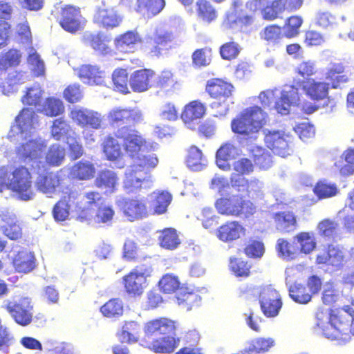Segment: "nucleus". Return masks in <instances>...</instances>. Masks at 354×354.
<instances>
[{"mask_svg":"<svg viewBox=\"0 0 354 354\" xmlns=\"http://www.w3.org/2000/svg\"><path fill=\"white\" fill-rule=\"evenodd\" d=\"M344 66L341 63L333 64L326 73V79L328 82L317 80L314 78L305 80H295L294 84L297 89L303 91L306 96L314 103L306 102L301 106V111L306 114H312L317 111L320 106L317 102H324L323 107L330 106L331 109L335 107L336 103L329 96L330 88H338L342 84L347 83L349 78L346 75H342Z\"/></svg>","mask_w":354,"mask_h":354,"instance_id":"1","label":"nucleus"},{"mask_svg":"<svg viewBox=\"0 0 354 354\" xmlns=\"http://www.w3.org/2000/svg\"><path fill=\"white\" fill-rule=\"evenodd\" d=\"M315 330L338 344H346L354 335V311H317Z\"/></svg>","mask_w":354,"mask_h":354,"instance_id":"2","label":"nucleus"},{"mask_svg":"<svg viewBox=\"0 0 354 354\" xmlns=\"http://www.w3.org/2000/svg\"><path fill=\"white\" fill-rule=\"evenodd\" d=\"M178 328V322L168 318L148 322L144 328L142 345L155 353H171L179 346L180 339L176 334Z\"/></svg>","mask_w":354,"mask_h":354,"instance_id":"3","label":"nucleus"},{"mask_svg":"<svg viewBox=\"0 0 354 354\" xmlns=\"http://www.w3.org/2000/svg\"><path fill=\"white\" fill-rule=\"evenodd\" d=\"M158 164V159L155 153H149L140 158L138 162H133L125 174L123 187L126 192L135 194L139 192L149 181L151 171Z\"/></svg>","mask_w":354,"mask_h":354,"instance_id":"4","label":"nucleus"},{"mask_svg":"<svg viewBox=\"0 0 354 354\" xmlns=\"http://www.w3.org/2000/svg\"><path fill=\"white\" fill-rule=\"evenodd\" d=\"M116 137L122 141L125 153L133 162H138L140 158L153 153L149 151L153 148L152 145L138 131L130 127L122 126L118 128Z\"/></svg>","mask_w":354,"mask_h":354,"instance_id":"5","label":"nucleus"},{"mask_svg":"<svg viewBox=\"0 0 354 354\" xmlns=\"http://www.w3.org/2000/svg\"><path fill=\"white\" fill-rule=\"evenodd\" d=\"M218 214L227 216L249 218L257 212L256 205L239 194L223 196L214 203Z\"/></svg>","mask_w":354,"mask_h":354,"instance_id":"6","label":"nucleus"},{"mask_svg":"<svg viewBox=\"0 0 354 354\" xmlns=\"http://www.w3.org/2000/svg\"><path fill=\"white\" fill-rule=\"evenodd\" d=\"M263 112L258 106L245 109L231 123L234 133L241 135H249L258 132L263 124Z\"/></svg>","mask_w":354,"mask_h":354,"instance_id":"7","label":"nucleus"},{"mask_svg":"<svg viewBox=\"0 0 354 354\" xmlns=\"http://www.w3.org/2000/svg\"><path fill=\"white\" fill-rule=\"evenodd\" d=\"M11 176L8 189L16 193L23 201L32 198V175L29 169L23 165L17 166L11 172Z\"/></svg>","mask_w":354,"mask_h":354,"instance_id":"8","label":"nucleus"},{"mask_svg":"<svg viewBox=\"0 0 354 354\" xmlns=\"http://www.w3.org/2000/svg\"><path fill=\"white\" fill-rule=\"evenodd\" d=\"M264 143L274 155L286 158L293 151V138L281 130H268L264 136Z\"/></svg>","mask_w":354,"mask_h":354,"instance_id":"9","label":"nucleus"},{"mask_svg":"<svg viewBox=\"0 0 354 354\" xmlns=\"http://www.w3.org/2000/svg\"><path fill=\"white\" fill-rule=\"evenodd\" d=\"M175 37L172 32L156 29L151 36L146 37L144 48L152 57H160L163 50L171 48Z\"/></svg>","mask_w":354,"mask_h":354,"instance_id":"10","label":"nucleus"},{"mask_svg":"<svg viewBox=\"0 0 354 354\" xmlns=\"http://www.w3.org/2000/svg\"><path fill=\"white\" fill-rule=\"evenodd\" d=\"M64 175L59 171H45L39 174L35 182L37 192L52 197L62 187Z\"/></svg>","mask_w":354,"mask_h":354,"instance_id":"11","label":"nucleus"},{"mask_svg":"<svg viewBox=\"0 0 354 354\" xmlns=\"http://www.w3.org/2000/svg\"><path fill=\"white\" fill-rule=\"evenodd\" d=\"M107 120L112 127H129L141 122L142 115L140 111L133 108L115 107L109 111Z\"/></svg>","mask_w":354,"mask_h":354,"instance_id":"12","label":"nucleus"},{"mask_svg":"<svg viewBox=\"0 0 354 354\" xmlns=\"http://www.w3.org/2000/svg\"><path fill=\"white\" fill-rule=\"evenodd\" d=\"M123 214L130 221L146 218L149 214L148 206L145 200L138 198H124L118 203Z\"/></svg>","mask_w":354,"mask_h":354,"instance_id":"13","label":"nucleus"},{"mask_svg":"<svg viewBox=\"0 0 354 354\" xmlns=\"http://www.w3.org/2000/svg\"><path fill=\"white\" fill-rule=\"evenodd\" d=\"M122 21V17L115 8L109 6L104 1H102V4L97 7L93 15V22L98 26L106 29L118 27Z\"/></svg>","mask_w":354,"mask_h":354,"instance_id":"14","label":"nucleus"},{"mask_svg":"<svg viewBox=\"0 0 354 354\" xmlns=\"http://www.w3.org/2000/svg\"><path fill=\"white\" fill-rule=\"evenodd\" d=\"M46 145L39 139H29L16 149L17 156L24 162L32 161L42 157Z\"/></svg>","mask_w":354,"mask_h":354,"instance_id":"15","label":"nucleus"},{"mask_svg":"<svg viewBox=\"0 0 354 354\" xmlns=\"http://www.w3.org/2000/svg\"><path fill=\"white\" fill-rule=\"evenodd\" d=\"M59 25L67 32L74 33L82 28L80 8L73 5H66L61 10Z\"/></svg>","mask_w":354,"mask_h":354,"instance_id":"16","label":"nucleus"},{"mask_svg":"<svg viewBox=\"0 0 354 354\" xmlns=\"http://www.w3.org/2000/svg\"><path fill=\"white\" fill-rule=\"evenodd\" d=\"M70 118L82 127H90L99 129L102 127L100 115L86 109H75L70 112Z\"/></svg>","mask_w":354,"mask_h":354,"instance_id":"17","label":"nucleus"},{"mask_svg":"<svg viewBox=\"0 0 354 354\" xmlns=\"http://www.w3.org/2000/svg\"><path fill=\"white\" fill-rule=\"evenodd\" d=\"M245 234V228L238 221H227L216 231L217 238L224 243H231L238 240Z\"/></svg>","mask_w":354,"mask_h":354,"instance_id":"18","label":"nucleus"},{"mask_svg":"<svg viewBox=\"0 0 354 354\" xmlns=\"http://www.w3.org/2000/svg\"><path fill=\"white\" fill-rule=\"evenodd\" d=\"M234 86L230 83L219 78H212L207 82L205 91L211 97L222 100L223 104L231 97Z\"/></svg>","mask_w":354,"mask_h":354,"instance_id":"19","label":"nucleus"},{"mask_svg":"<svg viewBox=\"0 0 354 354\" xmlns=\"http://www.w3.org/2000/svg\"><path fill=\"white\" fill-rule=\"evenodd\" d=\"M155 71L150 68H142L134 71L130 77L129 84L134 92L141 93L151 87Z\"/></svg>","mask_w":354,"mask_h":354,"instance_id":"20","label":"nucleus"},{"mask_svg":"<svg viewBox=\"0 0 354 354\" xmlns=\"http://www.w3.org/2000/svg\"><path fill=\"white\" fill-rule=\"evenodd\" d=\"M116 137V131L113 134H109L103 139L101 143L102 151L105 158L111 162H117L123 157L122 145Z\"/></svg>","mask_w":354,"mask_h":354,"instance_id":"21","label":"nucleus"},{"mask_svg":"<svg viewBox=\"0 0 354 354\" xmlns=\"http://www.w3.org/2000/svg\"><path fill=\"white\" fill-rule=\"evenodd\" d=\"M125 292L133 297H140L147 286V279L138 273L130 271L122 278Z\"/></svg>","mask_w":354,"mask_h":354,"instance_id":"22","label":"nucleus"},{"mask_svg":"<svg viewBox=\"0 0 354 354\" xmlns=\"http://www.w3.org/2000/svg\"><path fill=\"white\" fill-rule=\"evenodd\" d=\"M344 261L342 250L333 245H328L325 250L316 257V263L332 267H339Z\"/></svg>","mask_w":354,"mask_h":354,"instance_id":"23","label":"nucleus"},{"mask_svg":"<svg viewBox=\"0 0 354 354\" xmlns=\"http://www.w3.org/2000/svg\"><path fill=\"white\" fill-rule=\"evenodd\" d=\"M259 301L261 310H281L283 301L281 295L275 289L267 287L259 292Z\"/></svg>","mask_w":354,"mask_h":354,"instance_id":"24","label":"nucleus"},{"mask_svg":"<svg viewBox=\"0 0 354 354\" xmlns=\"http://www.w3.org/2000/svg\"><path fill=\"white\" fill-rule=\"evenodd\" d=\"M206 113V106L199 100H193L185 104L180 113V118L187 125L202 118Z\"/></svg>","mask_w":354,"mask_h":354,"instance_id":"25","label":"nucleus"},{"mask_svg":"<svg viewBox=\"0 0 354 354\" xmlns=\"http://www.w3.org/2000/svg\"><path fill=\"white\" fill-rule=\"evenodd\" d=\"M172 200V196L167 192H153L150 195L149 213L160 215L165 214Z\"/></svg>","mask_w":354,"mask_h":354,"instance_id":"26","label":"nucleus"},{"mask_svg":"<svg viewBox=\"0 0 354 354\" xmlns=\"http://www.w3.org/2000/svg\"><path fill=\"white\" fill-rule=\"evenodd\" d=\"M77 196V193L69 190L55 203L53 215L57 221H66L70 214V203H73Z\"/></svg>","mask_w":354,"mask_h":354,"instance_id":"27","label":"nucleus"},{"mask_svg":"<svg viewBox=\"0 0 354 354\" xmlns=\"http://www.w3.org/2000/svg\"><path fill=\"white\" fill-rule=\"evenodd\" d=\"M95 174L94 164L88 160H81L75 163L70 169L69 175L73 180H88Z\"/></svg>","mask_w":354,"mask_h":354,"instance_id":"28","label":"nucleus"},{"mask_svg":"<svg viewBox=\"0 0 354 354\" xmlns=\"http://www.w3.org/2000/svg\"><path fill=\"white\" fill-rule=\"evenodd\" d=\"M78 77L88 84L100 85L104 82L105 73L97 66L87 64L80 67Z\"/></svg>","mask_w":354,"mask_h":354,"instance_id":"29","label":"nucleus"},{"mask_svg":"<svg viewBox=\"0 0 354 354\" xmlns=\"http://www.w3.org/2000/svg\"><path fill=\"white\" fill-rule=\"evenodd\" d=\"M277 229L282 233H290L297 227V218L293 212L283 211L273 214Z\"/></svg>","mask_w":354,"mask_h":354,"instance_id":"30","label":"nucleus"},{"mask_svg":"<svg viewBox=\"0 0 354 354\" xmlns=\"http://www.w3.org/2000/svg\"><path fill=\"white\" fill-rule=\"evenodd\" d=\"M297 91V89L295 85L291 86L289 91H282L280 97L274 105L279 113L281 115L288 114L291 105L299 102V97Z\"/></svg>","mask_w":354,"mask_h":354,"instance_id":"31","label":"nucleus"},{"mask_svg":"<svg viewBox=\"0 0 354 354\" xmlns=\"http://www.w3.org/2000/svg\"><path fill=\"white\" fill-rule=\"evenodd\" d=\"M119 178L115 172L109 169H103L98 172L95 179V185L106 192L113 193L117 189Z\"/></svg>","mask_w":354,"mask_h":354,"instance_id":"32","label":"nucleus"},{"mask_svg":"<svg viewBox=\"0 0 354 354\" xmlns=\"http://www.w3.org/2000/svg\"><path fill=\"white\" fill-rule=\"evenodd\" d=\"M207 158L196 146L191 145L187 150L186 165L193 171H200L207 165Z\"/></svg>","mask_w":354,"mask_h":354,"instance_id":"33","label":"nucleus"},{"mask_svg":"<svg viewBox=\"0 0 354 354\" xmlns=\"http://www.w3.org/2000/svg\"><path fill=\"white\" fill-rule=\"evenodd\" d=\"M165 0H136V11L148 17L159 14L165 6Z\"/></svg>","mask_w":354,"mask_h":354,"instance_id":"34","label":"nucleus"},{"mask_svg":"<svg viewBox=\"0 0 354 354\" xmlns=\"http://www.w3.org/2000/svg\"><path fill=\"white\" fill-rule=\"evenodd\" d=\"M234 146L231 143H225L220 147L216 153V164L222 170L230 169V161L234 156Z\"/></svg>","mask_w":354,"mask_h":354,"instance_id":"35","label":"nucleus"},{"mask_svg":"<svg viewBox=\"0 0 354 354\" xmlns=\"http://www.w3.org/2000/svg\"><path fill=\"white\" fill-rule=\"evenodd\" d=\"M158 242L162 248L170 250L176 249L180 244L177 231L173 227H166L161 230Z\"/></svg>","mask_w":354,"mask_h":354,"instance_id":"36","label":"nucleus"},{"mask_svg":"<svg viewBox=\"0 0 354 354\" xmlns=\"http://www.w3.org/2000/svg\"><path fill=\"white\" fill-rule=\"evenodd\" d=\"M13 266L19 273H28L32 271L35 265L34 257L26 251H19L13 259Z\"/></svg>","mask_w":354,"mask_h":354,"instance_id":"37","label":"nucleus"},{"mask_svg":"<svg viewBox=\"0 0 354 354\" xmlns=\"http://www.w3.org/2000/svg\"><path fill=\"white\" fill-rule=\"evenodd\" d=\"M275 248L277 255L286 261L295 259L299 254V247L283 238L277 241Z\"/></svg>","mask_w":354,"mask_h":354,"instance_id":"38","label":"nucleus"},{"mask_svg":"<svg viewBox=\"0 0 354 354\" xmlns=\"http://www.w3.org/2000/svg\"><path fill=\"white\" fill-rule=\"evenodd\" d=\"M261 39L268 44H277L283 37L282 27L278 24H269L263 28L259 33Z\"/></svg>","mask_w":354,"mask_h":354,"instance_id":"39","label":"nucleus"},{"mask_svg":"<svg viewBox=\"0 0 354 354\" xmlns=\"http://www.w3.org/2000/svg\"><path fill=\"white\" fill-rule=\"evenodd\" d=\"M65 106L59 98L48 97L45 99L41 112L48 117H56L63 114Z\"/></svg>","mask_w":354,"mask_h":354,"instance_id":"40","label":"nucleus"},{"mask_svg":"<svg viewBox=\"0 0 354 354\" xmlns=\"http://www.w3.org/2000/svg\"><path fill=\"white\" fill-rule=\"evenodd\" d=\"M303 22V18L298 15H293L286 18L282 27L284 37L292 39L298 36Z\"/></svg>","mask_w":354,"mask_h":354,"instance_id":"41","label":"nucleus"},{"mask_svg":"<svg viewBox=\"0 0 354 354\" xmlns=\"http://www.w3.org/2000/svg\"><path fill=\"white\" fill-rule=\"evenodd\" d=\"M254 165L260 169H268L272 165V156L269 151L262 147H255L252 151Z\"/></svg>","mask_w":354,"mask_h":354,"instance_id":"42","label":"nucleus"},{"mask_svg":"<svg viewBox=\"0 0 354 354\" xmlns=\"http://www.w3.org/2000/svg\"><path fill=\"white\" fill-rule=\"evenodd\" d=\"M198 17L207 23H211L217 17V12L209 0H197L196 3Z\"/></svg>","mask_w":354,"mask_h":354,"instance_id":"43","label":"nucleus"},{"mask_svg":"<svg viewBox=\"0 0 354 354\" xmlns=\"http://www.w3.org/2000/svg\"><path fill=\"white\" fill-rule=\"evenodd\" d=\"M176 83L174 74L169 70H164L156 77L154 86L159 91L168 93L174 88Z\"/></svg>","mask_w":354,"mask_h":354,"instance_id":"44","label":"nucleus"},{"mask_svg":"<svg viewBox=\"0 0 354 354\" xmlns=\"http://www.w3.org/2000/svg\"><path fill=\"white\" fill-rule=\"evenodd\" d=\"M178 290L179 292L175 296V299L179 306H182L187 309H191L194 304L200 301L198 295L192 291H189L186 287L181 286Z\"/></svg>","mask_w":354,"mask_h":354,"instance_id":"45","label":"nucleus"},{"mask_svg":"<svg viewBox=\"0 0 354 354\" xmlns=\"http://www.w3.org/2000/svg\"><path fill=\"white\" fill-rule=\"evenodd\" d=\"M279 311H250L249 315L245 314L246 322L249 327L255 330H259V325L265 317H275Z\"/></svg>","mask_w":354,"mask_h":354,"instance_id":"46","label":"nucleus"},{"mask_svg":"<svg viewBox=\"0 0 354 354\" xmlns=\"http://www.w3.org/2000/svg\"><path fill=\"white\" fill-rule=\"evenodd\" d=\"M229 268L237 277H248L250 275L251 265L246 260L238 257L230 259Z\"/></svg>","mask_w":354,"mask_h":354,"instance_id":"47","label":"nucleus"},{"mask_svg":"<svg viewBox=\"0 0 354 354\" xmlns=\"http://www.w3.org/2000/svg\"><path fill=\"white\" fill-rule=\"evenodd\" d=\"M21 55L19 50L11 48L0 55V71L17 66L21 62Z\"/></svg>","mask_w":354,"mask_h":354,"instance_id":"48","label":"nucleus"},{"mask_svg":"<svg viewBox=\"0 0 354 354\" xmlns=\"http://www.w3.org/2000/svg\"><path fill=\"white\" fill-rule=\"evenodd\" d=\"M158 287L163 293L172 294L180 289L181 283L177 276L166 274L159 280Z\"/></svg>","mask_w":354,"mask_h":354,"instance_id":"49","label":"nucleus"},{"mask_svg":"<svg viewBox=\"0 0 354 354\" xmlns=\"http://www.w3.org/2000/svg\"><path fill=\"white\" fill-rule=\"evenodd\" d=\"M112 81L115 91L127 94L129 93L128 88V73L127 69L118 68L112 73Z\"/></svg>","mask_w":354,"mask_h":354,"instance_id":"50","label":"nucleus"},{"mask_svg":"<svg viewBox=\"0 0 354 354\" xmlns=\"http://www.w3.org/2000/svg\"><path fill=\"white\" fill-rule=\"evenodd\" d=\"M212 50L209 47H204L194 50L192 55V64L195 68L205 67L210 64Z\"/></svg>","mask_w":354,"mask_h":354,"instance_id":"51","label":"nucleus"},{"mask_svg":"<svg viewBox=\"0 0 354 354\" xmlns=\"http://www.w3.org/2000/svg\"><path fill=\"white\" fill-rule=\"evenodd\" d=\"M294 240L299 244V252L309 254L316 247V241L309 232H299L294 236Z\"/></svg>","mask_w":354,"mask_h":354,"instance_id":"52","label":"nucleus"},{"mask_svg":"<svg viewBox=\"0 0 354 354\" xmlns=\"http://www.w3.org/2000/svg\"><path fill=\"white\" fill-rule=\"evenodd\" d=\"M141 41L142 39L138 32L135 31H127L117 37L115 39L114 44L116 48L122 50L126 47H131Z\"/></svg>","mask_w":354,"mask_h":354,"instance_id":"53","label":"nucleus"},{"mask_svg":"<svg viewBox=\"0 0 354 354\" xmlns=\"http://www.w3.org/2000/svg\"><path fill=\"white\" fill-rule=\"evenodd\" d=\"M244 254L251 259H260L265 253V246L262 241L250 239L243 248Z\"/></svg>","mask_w":354,"mask_h":354,"instance_id":"54","label":"nucleus"},{"mask_svg":"<svg viewBox=\"0 0 354 354\" xmlns=\"http://www.w3.org/2000/svg\"><path fill=\"white\" fill-rule=\"evenodd\" d=\"M290 297L297 303L307 304L312 298L310 293L308 292L305 286L295 283L289 288Z\"/></svg>","mask_w":354,"mask_h":354,"instance_id":"55","label":"nucleus"},{"mask_svg":"<svg viewBox=\"0 0 354 354\" xmlns=\"http://www.w3.org/2000/svg\"><path fill=\"white\" fill-rule=\"evenodd\" d=\"M313 192L318 198H328L335 196L338 189L335 184L325 181H318L314 187Z\"/></svg>","mask_w":354,"mask_h":354,"instance_id":"56","label":"nucleus"},{"mask_svg":"<svg viewBox=\"0 0 354 354\" xmlns=\"http://www.w3.org/2000/svg\"><path fill=\"white\" fill-rule=\"evenodd\" d=\"M65 150L59 145H52L46 154V161L51 166H59L64 159Z\"/></svg>","mask_w":354,"mask_h":354,"instance_id":"57","label":"nucleus"},{"mask_svg":"<svg viewBox=\"0 0 354 354\" xmlns=\"http://www.w3.org/2000/svg\"><path fill=\"white\" fill-rule=\"evenodd\" d=\"M283 12H284L279 0L272 1L270 4L266 5L261 10L263 19L270 21L279 18L280 15Z\"/></svg>","mask_w":354,"mask_h":354,"instance_id":"58","label":"nucleus"},{"mask_svg":"<svg viewBox=\"0 0 354 354\" xmlns=\"http://www.w3.org/2000/svg\"><path fill=\"white\" fill-rule=\"evenodd\" d=\"M71 130L68 122L63 118L55 119L50 127V134L56 140H59L66 136Z\"/></svg>","mask_w":354,"mask_h":354,"instance_id":"59","label":"nucleus"},{"mask_svg":"<svg viewBox=\"0 0 354 354\" xmlns=\"http://www.w3.org/2000/svg\"><path fill=\"white\" fill-rule=\"evenodd\" d=\"M240 50L239 44L231 40L221 46L219 53L222 59L230 61L237 57Z\"/></svg>","mask_w":354,"mask_h":354,"instance_id":"60","label":"nucleus"},{"mask_svg":"<svg viewBox=\"0 0 354 354\" xmlns=\"http://www.w3.org/2000/svg\"><path fill=\"white\" fill-rule=\"evenodd\" d=\"M343 156L346 163L343 165L340 161L339 164L335 163V165L342 175L350 176L354 172V149L346 150Z\"/></svg>","mask_w":354,"mask_h":354,"instance_id":"61","label":"nucleus"},{"mask_svg":"<svg viewBox=\"0 0 354 354\" xmlns=\"http://www.w3.org/2000/svg\"><path fill=\"white\" fill-rule=\"evenodd\" d=\"M274 346V340L272 338L258 337L254 339L250 343V349L254 352V354L263 353Z\"/></svg>","mask_w":354,"mask_h":354,"instance_id":"62","label":"nucleus"},{"mask_svg":"<svg viewBox=\"0 0 354 354\" xmlns=\"http://www.w3.org/2000/svg\"><path fill=\"white\" fill-rule=\"evenodd\" d=\"M317 229L321 236L333 238L337 233L338 223L330 219H324L318 223Z\"/></svg>","mask_w":354,"mask_h":354,"instance_id":"63","label":"nucleus"},{"mask_svg":"<svg viewBox=\"0 0 354 354\" xmlns=\"http://www.w3.org/2000/svg\"><path fill=\"white\" fill-rule=\"evenodd\" d=\"M28 111H22L15 119V127L21 133L26 131H30L33 128V117L28 113Z\"/></svg>","mask_w":354,"mask_h":354,"instance_id":"64","label":"nucleus"}]
</instances>
